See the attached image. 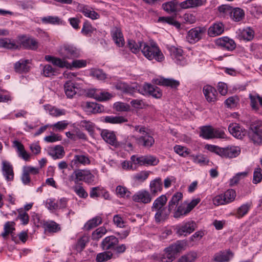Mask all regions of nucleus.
Segmentation results:
<instances>
[{
	"mask_svg": "<svg viewBox=\"0 0 262 262\" xmlns=\"http://www.w3.org/2000/svg\"><path fill=\"white\" fill-rule=\"evenodd\" d=\"M115 87L118 90L132 95L136 92L142 95H149L156 98H160L162 95L159 88L148 83H145L143 85H140L136 83L128 85L125 82H117Z\"/></svg>",
	"mask_w": 262,
	"mask_h": 262,
	"instance_id": "1",
	"label": "nucleus"
},
{
	"mask_svg": "<svg viewBox=\"0 0 262 262\" xmlns=\"http://www.w3.org/2000/svg\"><path fill=\"white\" fill-rule=\"evenodd\" d=\"M167 202L165 195H162L154 201L151 210L155 212L154 218L156 223H163L168 219L171 210L165 207Z\"/></svg>",
	"mask_w": 262,
	"mask_h": 262,
	"instance_id": "2",
	"label": "nucleus"
},
{
	"mask_svg": "<svg viewBox=\"0 0 262 262\" xmlns=\"http://www.w3.org/2000/svg\"><path fill=\"white\" fill-rule=\"evenodd\" d=\"M142 45L143 47V48H141V52L148 60L155 59L159 62L164 60V56L163 54L155 44L149 46L147 43L144 42Z\"/></svg>",
	"mask_w": 262,
	"mask_h": 262,
	"instance_id": "3",
	"label": "nucleus"
},
{
	"mask_svg": "<svg viewBox=\"0 0 262 262\" xmlns=\"http://www.w3.org/2000/svg\"><path fill=\"white\" fill-rule=\"evenodd\" d=\"M148 129L144 126H140L138 132L142 134L139 137L133 136L136 143L145 147H150L155 143V139L147 132Z\"/></svg>",
	"mask_w": 262,
	"mask_h": 262,
	"instance_id": "4",
	"label": "nucleus"
},
{
	"mask_svg": "<svg viewBox=\"0 0 262 262\" xmlns=\"http://www.w3.org/2000/svg\"><path fill=\"white\" fill-rule=\"evenodd\" d=\"M249 139L254 144H259L262 142V124L259 122H254L250 125L248 133Z\"/></svg>",
	"mask_w": 262,
	"mask_h": 262,
	"instance_id": "5",
	"label": "nucleus"
},
{
	"mask_svg": "<svg viewBox=\"0 0 262 262\" xmlns=\"http://www.w3.org/2000/svg\"><path fill=\"white\" fill-rule=\"evenodd\" d=\"M182 248L183 245L178 242L170 246L166 249V253L161 258V262L172 261Z\"/></svg>",
	"mask_w": 262,
	"mask_h": 262,
	"instance_id": "6",
	"label": "nucleus"
},
{
	"mask_svg": "<svg viewBox=\"0 0 262 262\" xmlns=\"http://www.w3.org/2000/svg\"><path fill=\"white\" fill-rule=\"evenodd\" d=\"M196 228V224L191 221L178 225L175 227L176 233L180 236H186L193 232Z\"/></svg>",
	"mask_w": 262,
	"mask_h": 262,
	"instance_id": "7",
	"label": "nucleus"
},
{
	"mask_svg": "<svg viewBox=\"0 0 262 262\" xmlns=\"http://www.w3.org/2000/svg\"><path fill=\"white\" fill-rule=\"evenodd\" d=\"M206 29L201 27H195L190 29L187 33V40L193 44L200 40L205 33Z\"/></svg>",
	"mask_w": 262,
	"mask_h": 262,
	"instance_id": "8",
	"label": "nucleus"
},
{
	"mask_svg": "<svg viewBox=\"0 0 262 262\" xmlns=\"http://www.w3.org/2000/svg\"><path fill=\"white\" fill-rule=\"evenodd\" d=\"M59 54L64 58H72L78 57L79 52L75 47L71 45H63L59 50Z\"/></svg>",
	"mask_w": 262,
	"mask_h": 262,
	"instance_id": "9",
	"label": "nucleus"
},
{
	"mask_svg": "<svg viewBox=\"0 0 262 262\" xmlns=\"http://www.w3.org/2000/svg\"><path fill=\"white\" fill-rule=\"evenodd\" d=\"M215 43L217 46L229 51H232L236 47L234 41L228 37L220 38L216 40Z\"/></svg>",
	"mask_w": 262,
	"mask_h": 262,
	"instance_id": "10",
	"label": "nucleus"
},
{
	"mask_svg": "<svg viewBox=\"0 0 262 262\" xmlns=\"http://www.w3.org/2000/svg\"><path fill=\"white\" fill-rule=\"evenodd\" d=\"M118 243V238L115 236H107L102 241L101 247L104 250H114Z\"/></svg>",
	"mask_w": 262,
	"mask_h": 262,
	"instance_id": "11",
	"label": "nucleus"
},
{
	"mask_svg": "<svg viewBox=\"0 0 262 262\" xmlns=\"http://www.w3.org/2000/svg\"><path fill=\"white\" fill-rule=\"evenodd\" d=\"M151 199V194L146 190L140 191L133 196V201L144 204L150 203Z\"/></svg>",
	"mask_w": 262,
	"mask_h": 262,
	"instance_id": "12",
	"label": "nucleus"
},
{
	"mask_svg": "<svg viewBox=\"0 0 262 262\" xmlns=\"http://www.w3.org/2000/svg\"><path fill=\"white\" fill-rule=\"evenodd\" d=\"M228 130L234 137L241 139L247 134V130L236 123H231L228 126Z\"/></svg>",
	"mask_w": 262,
	"mask_h": 262,
	"instance_id": "13",
	"label": "nucleus"
},
{
	"mask_svg": "<svg viewBox=\"0 0 262 262\" xmlns=\"http://www.w3.org/2000/svg\"><path fill=\"white\" fill-rule=\"evenodd\" d=\"M221 152L220 156L223 158H233L237 157L240 153L241 150L239 147L235 146L221 148Z\"/></svg>",
	"mask_w": 262,
	"mask_h": 262,
	"instance_id": "14",
	"label": "nucleus"
},
{
	"mask_svg": "<svg viewBox=\"0 0 262 262\" xmlns=\"http://www.w3.org/2000/svg\"><path fill=\"white\" fill-rule=\"evenodd\" d=\"M111 35L115 43L118 47H122L125 43L121 30L120 28L115 27L111 30Z\"/></svg>",
	"mask_w": 262,
	"mask_h": 262,
	"instance_id": "15",
	"label": "nucleus"
},
{
	"mask_svg": "<svg viewBox=\"0 0 262 262\" xmlns=\"http://www.w3.org/2000/svg\"><path fill=\"white\" fill-rule=\"evenodd\" d=\"M153 81L156 84L165 86H170L172 89L177 88L180 85L179 81L169 78H160L154 79Z\"/></svg>",
	"mask_w": 262,
	"mask_h": 262,
	"instance_id": "16",
	"label": "nucleus"
},
{
	"mask_svg": "<svg viewBox=\"0 0 262 262\" xmlns=\"http://www.w3.org/2000/svg\"><path fill=\"white\" fill-rule=\"evenodd\" d=\"M203 93L208 102H212L216 100L217 92L215 89L210 85H205L203 88Z\"/></svg>",
	"mask_w": 262,
	"mask_h": 262,
	"instance_id": "17",
	"label": "nucleus"
},
{
	"mask_svg": "<svg viewBox=\"0 0 262 262\" xmlns=\"http://www.w3.org/2000/svg\"><path fill=\"white\" fill-rule=\"evenodd\" d=\"M84 110L88 114L100 113L103 110V106L95 102H87L84 106Z\"/></svg>",
	"mask_w": 262,
	"mask_h": 262,
	"instance_id": "18",
	"label": "nucleus"
},
{
	"mask_svg": "<svg viewBox=\"0 0 262 262\" xmlns=\"http://www.w3.org/2000/svg\"><path fill=\"white\" fill-rule=\"evenodd\" d=\"M90 163V160L89 158L83 155H76L74 157V159L72 160L71 162V167L73 168L75 166L78 167L79 164H82L83 165L89 164Z\"/></svg>",
	"mask_w": 262,
	"mask_h": 262,
	"instance_id": "19",
	"label": "nucleus"
},
{
	"mask_svg": "<svg viewBox=\"0 0 262 262\" xmlns=\"http://www.w3.org/2000/svg\"><path fill=\"white\" fill-rule=\"evenodd\" d=\"M2 164L3 173L7 181L12 180L13 179L14 173L12 165L6 161H3Z\"/></svg>",
	"mask_w": 262,
	"mask_h": 262,
	"instance_id": "20",
	"label": "nucleus"
},
{
	"mask_svg": "<svg viewBox=\"0 0 262 262\" xmlns=\"http://www.w3.org/2000/svg\"><path fill=\"white\" fill-rule=\"evenodd\" d=\"M30 63L28 59H20L14 64V69L16 72L22 73L28 72L30 70L28 64Z\"/></svg>",
	"mask_w": 262,
	"mask_h": 262,
	"instance_id": "21",
	"label": "nucleus"
},
{
	"mask_svg": "<svg viewBox=\"0 0 262 262\" xmlns=\"http://www.w3.org/2000/svg\"><path fill=\"white\" fill-rule=\"evenodd\" d=\"M64 92L69 98H72L75 96L78 90V88L71 81H68L64 84Z\"/></svg>",
	"mask_w": 262,
	"mask_h": 262,
	"instance_id": "22",
	"label": "nucleus"
},
{
	"mask_svg": "<svg viewBox=\"0 0 262 262\" xmlns=\"http://www.w3.org/2000/svg\"><path fill=\"white\" fill-rule=\"evenodd\" d=\"M170 55L172 58L176 59L177 64H184L183 56V50L181 49L172 47L170 48Z\"/></svg>",
	"mask_w": 262,
	"mask_h": 262,
	"instance_id": "23",
	"label": "nucleus"
},
{
	"mask_svg": "<svg viewBox=\"0 0 262 262\" xmlns=\"http://www.w3.org/2000/svg\"><path fill=\"white\" fill-rule=\"evenodd\" d=\"M163 183L160 178L155 179L151 181L150 183V190L151 194L155 196L158 192H161L162 190Z\"/></svg>",
	"mask_w": 262,
	"mask_h": 262,
	"instance_id": "24",
	"label": "nucleus"
},
{
	"mask_svg": "<svg viewBox=\"0 0 262 262\" xmlns=\"http://www.w3.org/2000/svg\"><path fill=\"white\" fill-rule=\"evenodd\" d=\"M42 227L45 232L56 233L60 230L59 225L52 221L43 222Z\"/></svg>",
	"mask_w": 262,
	"mask_h": 262,
	"instance_id": "25",
	"label": "nucleus"
},
{
	"mask_svg": "<svg viewBox=\"0 0 262 262\" xmlns=\"http://www.w3.org/2000/svg\"><path fill=\"white\" fill-rule=\"evenodd\" d=\"M101 136L103 140L108 144L115 146L118 145L115 135L113 132L104 130L101 133Z\"/></svg>",
	"mask_w": 262,
	"mask_h": 262,
	"instance_id": "26",
	"label": "nucleus"
},
{
	"mask_svg": "<svg viewBox=\"0 0 262 262\" xmlns=\"http://www.w3.org/2000/svg\"><path fill=\"white\" fill-rule=\"evenodd\" d=\"M224 32V25L221 23L214 24L208 29V34L210 36H215Z\"/></svg>",
	"mask_w": 262,
	"mask_h": 262,
	"instance_id": "27",
	"label": "nucleus"
},
{
	"mask_svg": "<svg viewBox=\"0 0 262 262\" xmlns=\"http://www.w3.org/2000/svg\"><path fill=\"white\" fill-rule=\"evenodd\" d=\"M179 3L177 1L173 0L162 5L163 9L169 13H176L179 11Z\"/></svg>",
	"mask_w": 262,
	"mask_h": 262,
	"instance_id": "28",
	"label": "nucleus"
},
{
	"mask_svg": "<svg viewBox=\"0 0 262 262\" xmlns=\"http://www.w3.org/2000/svg\"><path fill=\"white\" fill-rule=\"evenodd\" d=\"M183 198V194L180 192H177L174 193L171 200L168 202V208L171 211L176 208L180 200Z\"/></svg>",
	"mask_w": 262,
	"mask_h": 262,
	"instance_id": "29",
	"label": "nucleus"
},
{
	"mask_svg": "<svg viewBox=\"0 0 262 262\" xmlns=\"http://www.w3.org/2000/svg\"><path fill=\"white\" fill-rule=\"evenodd\" d=\"M217 10L221 17H228L229 16L230 17L233 8L229 5H222L218 7Z\"/></svg>",
	"mask_w": 262,
	"mask_h": 262,
	"instance_id": "30",
	"label": "nucleus"
},
{
	"mask_svg": "<svg viewBox=\"0 0 262 262\" xmlns=\"http://www.w3.org/2000/svg\"><path fill=\"white\" fill-rule=\"evenodd\" d=\"M232 256V253L230 252L220 251L216 253L213 257V259L216 262H226L230 259V255Z\"/></svg>",
	"mask_w": 262,
	"mask_h": 262,
	"instance_id": "31",
	"label": "nucleus"
},
{
	"mask_svg": "<svg viewBox=\"0 0 262 262\" xmlns=\"http://www.w3.org/2000/svg\"><path fill=\"white\" fill-rule=\"evenodd\" d=\"M85 171L78 169L74 171L70 177V181H73L75 184H78L79 181H83L85 174Z\"/></svg>",
	"mask_w": 262,
	"mask_h": 262,
	"instance_id": "32",
	"label": "nucleus"
},
{
	"mask_svg": "<svg viewBox=\"0 0 262 262\" xmlns=\"http://www.w3.org/2000/svg\"><path fill=\"white\" fill-rule=\"evenodd\" d=\"M0 47L8 49H17L19 48L18 44L14 40H11L8 38L0 39Z\"/></svg>",
	"mask_w": 262,
	"mask_h": 262,
	"instance_id": "33",
	"label": "nucleus"
},
{
	"mask_svg": "<svg viewBox=\"0 0 262 262\" xmlns=\"http://www.w3.org/2000/svg\"><path fill=\"white\" fill-rule=\"evenodd\" d=\"M213 127L203 126L200 128V136L205 139H212Z\"/></svg>",
	"mask_w": 262,
	"mask_h": 262,
	"instance_id": "34",
	"label": "nucleus"
},
{
	"mask_svg": "<svg viewBox=\"0 0 262 262\" xmlns=\"http://www.w3.org/2000/svg\"><path fill=\"white\" fill-rule=\"evenodd\" d=\"M245 17L244 11L239 8H234L230 15V18L234 21L238 22Z\"/></svg>",
	"mask_w": 262,
	"mask_h": 262,
	"instance_id": "35",
	"label": "nucleus"
},
{
	"mask_svg": "<svg viewBox=\"0 0 262 262\" xmlns=\"http://www.w3.org/2000/svg\"><path fill=\"white\" fill-rule=\"evenodd\" d=\"M64 154L63 147L60 145H56L54 148L51 150L49 155L52 156L54 159H61Z\"/></svg>",
	"mask_w": 262,
	"mask_h": 262,
	"instance_id": "36",
	"label": "nucleus"
},
{
	"mask_svg": "<svg viewBox=\"0 0 262 262\" xmlns=\"http://www.w3.org/2000/svg\"><path fill=\"white\" fill-rule=\"evenodd\" d=\"M21 45L25 49L34 50L38 47V42L34 39L28 38L21 42Z\"/></svg>",
	"mask_w": 262,
	"mask_h": 262,
	"instance_id": "37",
	"label": "nucleus"
},
{
	"mask_svg": "<svg viewBox=\"0 0 262 262\" xmlns=\"http://www.w3.org/2000/svg\"><path fill=\"white\" fill-rule=\"evenodd\" d=\"M104 121L106 123H112V124H117V123H122L124 122H126L127 121V120L123 117V116H106L104 118Z\"/></svg>",
	"mask_w": 262,
	"mask_h": 262,
	"instance_id": "38",
	"label": "nucleus"
},
{
	"mask_svg": "<svg viewBox=\"0 0 262 262\" xmlns=\"http://www.w3.org/2000/svg\"><path fill=\"white\" fill-rule=\"evenodd\" d=\"M144 43V42L139 41L137 43L134 40H129L127 45L131 51L136 54L138 53L140 50L141 51V48H143V47L142 45Z\"/></svg>",
	"mask_w": 262,
	"mask_h": 262,
	"instance_id": "39",
	"label": "nucleus"
},
{
	"mask_svg": "<svg viewBox=\"0 0 262 262\" xmlns=\"http://www.w3.org/2000/svg\"><path fill=\"white\" fill-rule=\"evenodd\" d=\"M173 216L175 219H179L183 217L189 213L184 205L181 204L174 208Z\"/></svg>",
	"mask_w": 262,
	"mask_h": 262,
	"instance_id": "40",
	"label": "nucleus"
},
{
	"mask_svg": "<svg viewBox=\"0 0 262 262\" xmlns=\"http://www.w3.org/2000/svg\"><path fill=\"white\" fill-rule=\"evenodd\" d=\"M45 108L48 111L50 115L54 117H59L66 114L65 110H60L50 105H45Z\"/></svg>",
	"mask_w": 262,
	"mask_h": 262,
	"instance_id": "41",
	"label": "nucleus"
},
{
	"mask_svg": "<svg viewBox=\"0 0 262 262\" xmlns=\"http://www.w3.org/2000/svg\"><path fill=\"white\" fill-rule=\"evenodd\" d=\"M89 238L88 236L84 235L78 239L75 248L78 252H81L85 248L86 244L89 242Z\"/></svg>",
	"mask_w": 262,
	"mask_h": 262,
	"instance_id": "42",
	"label": "nucleus"
},
{
	"mask_svg": "<svg viewBox=\"0 0 262 262\" xmlns=\"http://www.w3.org/2000/svg\"><path fill=\"white\" fill-rule=\"evenodd\" d=\"M43 24L52 25L62 24V20L58 16H48L41 18Z\"/></svg>",
	"mask_w": 262,
	"mask_h": 262,
	"instance_id": "43",
	"label": "nucleus"
},
{
	"mask_svg": "<svg viewBox=\"0 0 262 262\" xmlns=\"http://www.w3.org/2000/svg\"><path fill=\"white\" fill-rule=\"evenodd\" d=\"M102 222V219L100 216H96L92 220H89L84 225V228L87 230H90Z\"/></svg>",
	"mask_w": 262,
	"mask_h": 262,
	"instance_id": "44",
	"label": "nucleus"
},
{
	"mask_svg": "<svg viewBox=\"0 0 262 262\" xmlns=\"http://www.w3.org/2000/svg\"><path fill=\"white\" fill-rule=\"evenodd\" d=\"M142 165H156L159 163V160L155 156L149 155L142 156Z\"/></svg>",
	"mask_w": 262,
	"mask_h": 262,
	"instance_id": "45",
	"label": "nucleus"
},
{
	"mask_svg": "<svg viewBox=\"0 0 262 262\" xmlns=\"http://www.w3.org/2000/svg\"><path fill=\"white\" fill-rule=\"evenodd\" d=\"M83 14L92 19H97L99 18V14L93 10L89 9L87 7H83L81 10Z\"/></svg>",
	"mask_w": 262,
	"mask_h": 262,
	"instance_id": "46",
	"label": "nucleus"
},
{
	"mask_svg": "<svg viewBox=\"0 0 262 262\" xmlns=\"http://www.w3.org/2000/svg\"><path fill=\"white\" fill-rule=\"evenodd\" d=\"M113 254L109 251H105L98 253L96 258V260L97 262H104L112 258Z\"/></svg>",
	"mask_w": 262,
	"mask_h": 262,
	"instance_id": "47",
	"label": "nucleus"
},
{
	"mask_svg": "<svg viewBox=\"0 0 262 262\" xmlns=\"http://www.w3.org/2000/svg\"><path fill=\"white\" fill-rule=\"evenodd\" d=\"M251 204L249 203L241 206L237 210L236 216L240 218L245 215L249 210Z\"/></svg>",
	"mask_w": 262,
	"mask_h": 262,
	"instance_id": "48",
	"label": "nucleus"
},
{
	"mask_svg": "<svg viewBox=\"0 0 262 262\" xmlns=\"http://www.w3.org/2000/svg\"><path fill=\"white\" fill-rule=\"evenodd\" d=\"M158 21L166 23L168 24L173 25L178 29L180 28L181 27L180 23H179L178 21H176L173 17H160L159 18Z\"/></svg>",
	"mask_w": 262,
	"mask_h": 262,
	"instance_id": "49",
	"label": "nucleus"
},
{
	"mask_svg": "<svg viewBox=\"0 0 262 262\" xmlns=\"http://www.w3.org/2000/svg\"><path fill=\"white\" fill-rule=\"evenodd\" d=\"M80 126L86 130L91 135L94 132L95 124L90 121L82 120L80 123Z\"/></svg>",
	"mask_w": 262,
	"mask_h": 262,
	"instance_id": "50",
	"label": "nucleus"
},
{
	"mask_svg": "<svg viewBox=\"0 0 262 262\" xmlns=\"http://www.w3.org/2000/svg\"><path fill=\"white\" fill-rule=\"evenodd\" d=\"M13 226V222H7L5 223L4 229V231L1 234L3 237L5 238L9 234L12 233L13 231L15 230Z\"/></svg>",
	"mask_w": 262,
	"mask_h": 262,
	"instance_id": "51",
	"label": "nucleus"
},
{
	"mask_svg": "<svg viewBox=\"0 0 262 262\" xmlns=\"http://www.w3.org/2000/svg\"><path fill=\"white\" fill-rule=\"evenodd\" d=\"M197 254L195 252H190L182 256L179 259L178 262H193L196 259Z\"/></svg>",
	"mask_w": 262,
	"mask_h": 262,
	"instance_id": "52",
	"label": "nucleus"
},
{
	"mask_svg": "<svg viewBox=\"0 0 262 262\" xmlns=\"http://www.w3.org/2000/svg\"><path fill=\"white\" fill-rule=\"evenodd\" d=\"M73 189L76 193V194L81 198L85 199L88 196V193L86 192L83 187L81 186H73Z\"/></svg>",
	"mask_w": 262,
	"mask_h": 262,
	"instance_id": "53",
	"label": "nucleus"
},
{
	"mask_svg": "<svg viewBox=\"0 0 262 262\" xmlns=\"http://www.w3.org/2000/svg\"><path fill=\"white\" fill-rule=\"evenodd\" d=\"M91 75L96 77L98 80H104L106 78V74L102 70L100 69H92L91 71Z\"/></svg>",
	"mask_w": 262,
	"mask_h": 262,
	"instance_id": "54",
	"label": "nucleus"
},
{
	"mask_svg": "<svg viewBox=\"0 0 262 262\" xmlns=\"http://www.w3.org/2000/svg\"><path fill=\"white\" fill-rule=\"evenodd\" d=\"M191 157L194 163L200 165H206L209 162V160L203 155H191Z\"/></svg>",
	"mask_w": 262,
	"mask_h": 262,
	"instance_id": "55",
	"label": "nucleus"
},
{
	"mask_svg": "<svg viewBox=\"0 0 262 262\" xmlns=\"http://www.w3.org/2000/svg\"><path fill=\"white\" fill-rule=\"evenodd\" d=\"M223 194L227 204L232 202L236 196L235 191L233 189H228Z\"/></svg>",
	"mask_w": 262,
	"mask_h": 262,
	"instance_id": "56",
	"label": "nucleus"
},
{
	"mask_svg": "<svg viewBox=\"0 0 262 262\" xmlns=\"http://www.w3.org/2000/svg\"><path fill=\"white\" fill-rule=\"evenodd\" d=\"M53 64L56 66H57L59 68H71V65L67 61L62 60L59 58L55 57L54 61H53Z\"/></svg>",
	"mask_w": 262,
	"mask_h": 262,
	"instance_id": "57",
	"label": "nucleus"
},
{
	"mask_svg": "<svg viewBox=\"0 0 262 262\" xmlns=\"http://www.w3.org/2000/svg\"><path fill=\"white\" fill-rule=\"evenodd\" d=\"M116 191L118 194L123 198H129L131 194L126 187L121 186H117Z\"/></svg>",
	"mask_w": 262,
	"mask_h": 262,
	"instance_id": "58",
	"label": "nucleus"
},
{
	"mask_svg": "<svg viewBox=\"0 0 262 262\" xmlns=\"http://www.w3.org/2000/svg\"><path fill=\"white\" fill-rule=\"evenodd\" d=\"M262 180V169L259 168H256L254 171L253 183L257 184L261 182Z\"/></svg>",
	"mask_w": 262,
	"mask_h": 262,
	"instance_id": "59",
	"label": "nucleus"
},
{
	"mask_svg": "<svg viewBox=\"0 0 262 262\" xmlns=\"http://www.w3.org/2000/svg\"><path fill=\"white\" fill-rule=\"evenodd\" d=\"M238 100V99L236 97L232 96L226 99L225 101V103L227 107L233 108L236 106Z\"/></svg>",
	"mask_w": 262,
	"mask_h": 262,
	"instance_id": "60",
	"label": "nucleus"
},
{
	"mask_svg": "<svg viewBox=\"0 0 262 262\" xmlns=\"http://www.w3.org/2000/svg\"><path fill=\"white\" fill-rule=\"evenodd\" d=\"M226 137V134L224 129L213 127V135L212 139L213 138H222L224 139Z\"/></svg>",
	"mask_w": 262,
	"mask_h": 262,
	"instance_id": "61",
	"label": "nucleus"
},
{
	"mask_svg": "<svg viewBox=\"0 0 262 262\" xmlns=\"http://www.w3.org/2000/svg\"><path fill=\"white\" fill-rule=\"evenodd\" d=\"M55 73L56 70L50 64H47L43 67V74L46 77L54 75Z\"/></svg>",
	"mask_w": 262,
	"mask_h": 262,
	"instance_id": "62",
	"label": "nucleus"
},
{
	"mask_svg": "<svg viewBox=\"0 0 262 262\" xmlns=\"http://www.w3.org/2000/svg\"><path fill=\"white\" fill-rule=\"evenodd\" d=\"M174 151L179 154L180 156L182 157H186L189 154V151H188V149L185 147L182 146L180 145H176L174 147Z\"/></svg>",
	"mask_w": 262,
	"mask_h": 262,
	"instance_id": "63",
	"label": "nucleus"
},
{
	"mask_svg": "<svg viewBox=\"0 0 262 262\" xmlns=\"http://www.w3.org/2000/svg\"><path fill=\"white\" fill-rule=\"evenodd\" d=\"M106 232V230L103 227L96 229L92 234V238L94 240H98Z\"/></svg>",
	"mask_w": 262,
	"mask_h": 262,
	"instance_id": "64",
	"label": "nucleus"
}]
</instances>
